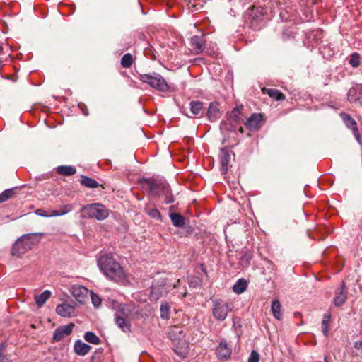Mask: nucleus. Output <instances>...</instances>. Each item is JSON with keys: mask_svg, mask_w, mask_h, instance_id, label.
<instances>
[{"mask_svg": "<svg viewBox=\"0 0 362 362\" xmlns=\"http://www.w3.org/2000/svg\"><path fill=\"white\" fill-rule=\"evenodd\" d=\"M98 266L103 274L112 281H122L125 279L122 267L111 255H100L98 259Z\"/></svg>", "mask_w": 362, "mask_h": 362, "instance_id": "f257e3e1", "label": "nucleus"}, {"mask_svg": "<svg viewBox=\"0 0 362 362\" xmlns=\"http://www.w3.org/2000/svg\"><path fill=\"white\" fill-rule=\"evenodd\" d=\"M81 212L89 218H95L103 221L107 218L110 214L109 210L102 204L93 203L85 205L81 209Z\"/></svg>", "mask_w": 362, "mask_h": 362, "instance_id": "f03ea898", "label": "nucleus"}, {"mask_svg": "<svg viewBox=\"0 0 362 362\" xmlns=\"http://www.w3.org/2000/svg\"><path fill=\"white\" fill-rule=\"evenodd\" d=\"M143 83L148 84L153 88L160 91L167 92L170 87L165 79L159 74H141L139 77Z\"/></svg>", "mask_w": 362, "mask_h": 362, "instance_id": "7ed1b4c3", "label": "nucleus"}, {"mask_svg": "<svg viewBox=\"0 0 362 362\" xmlns=\"http://www.w3.org/2000/svg\"><path fill=\"white\" fill-rule=\"evenodd\" d=\"M212 314L214 318L218 321H223L228 313L232 310L231 305L221 299L212 300Z\"/></svg>", "mask_w": 362, "mask_h": 362, "instance_id": "20e7f679", "label": "nucleus"}, {"mask_svg": "<svg viewBox=\"0 0 362 362\" xmlns=\"http://www.w3.org/2000/svg\"><path fill=\"white\" fill-rule=\"evenodd\" d=\"M148 189L154 195H160L169 192L168 185L164 181H153L144 180Z\"/></svg>", "mask_w": 362, "mask_h": 362, "instance_id": "39448f33", "label": "nucleus"}, {"mask_svg": "<svg viewBox=\"0 0 362 362\" xmlns=\"http://www.w3.org/2000/svg\"><path fill=\"white\" fill-rule=\"evenodd\" d=\"M251 27L256 30L260 28V24L264 21V9L260 7L254 6L249 13Z\"/></svg>", "mask_w": 362, "mask_h": 362, "instance_id": "423d86ee", "label": "nucleus"}, {"mask_svg": "<svg viewBox=\"0 0 362 362\" xmlns=\"http://www.w3.org/2000/svg\"><path fill=\"white\" fill-rule=\"evenodd\" d=\"M233 156H234V154L229 148L223 147L221 149L219 160L222 174H226L227 173L228 164Z\"/></svg>", "mask_w": 362, "mask_h": 362, "instance_id": "0eeeda50", "label": "nucleus"}, {"mask_svg": "<svg viewBox=\"0 0 362 362\" xmlns=\"http://www.w3.org/2000/svg\"><path fill=\"white\" fill-rule=\"evenodd\" d=\"M216 354L219 360H228L232 354V347L226 340H222L216 348Z\"/></svg>", "mask_w": 362, "mask_h": 362, "instance_id": "6e6552de", "label": "nucleus"}, {"mask_svg": "<svg viewBox=\"0 0 362 362\" xmlns=\"http://www.w3.org/2000/svg\"><path fill=\"white\" fill-rule=\"evenodd\" d=\"M71 294L80 303H83L88 299L90 291L85 286L81 285H74L71 289Z\"/></svg>", "mask_w": 362, "mask_h": 362, "instance_id": "1a4fd4ad", "label": "nucleus"}, {"mask_svg": "<svg viewBox=\"0 0 362 362\" xmlns=\"http://www.w3.org/2000/svg\"><path fill=\"white\" fill-rule=\"evenodd\" d=\"M74 327V325L73 323H70L69 325L57 327L53 333V341H60L65 337L70 335L73 331Z\"/></svg>", "mask_w": 362, "mask_h": 362, "instance_id": "9d476101", "label": "nucleus"}, {"mask_svg": "<svg viewBox=\"0 0 362 362\" xmlns=\"http://www.w3.org/2000/svg\"><path fill=\"white\" fill-rule=\"evenodd\" d=\"M168 293V290L166 288L165 283L163 281H158L152 285L150 296L152 299L156 300Z\"/></svg>", "mask_w": 362, "mask_h": 362, "instance_id": "9b49d317", "label": "nucleus"}, {"mask_svg": "<svg viewBox=\"0 0 362 362\" xmlns=\"http://www.w3.org/2000/svg\"><path fill=\"white\" fill-rule=\"evenodd\" d=\"M347 98L349 102L362 106V85L351 88L348 91Z\"/></svg>", "mask_w": 362, "mask_h": 362, "instance_id": "f8f14e48", "label": "nucleus"}, {"mask_svg": "<svg viewBox=\"0 0 362 362\" xmlns=\"http://www.w3.org/2000/svg\"><path fill=\"white\" fill-rule=\"evenodd\" d=\"M190 45L192 47V51L194 54H198L203 52L205 47V40L204 36L193 35L190 38Z\"/></svg>", "mask_w": 362, "mask_h": 362, "instance_id": "ddd939ff", "label": "nucleus"}, {"mask_svg": "<svg viewBox=\"0 0 362 362\" xmlns=\"http://www.w3.org/2000/svg\"><path fill=\"white\" fill-rule=\"evenodd\" d=\"M262 119V115L260 114L253 113L245 122V126L250 131H257L260 127Z\"/></svg>", "mask_w": 362, "mask_h": 362, "instance_id": "4468645a", "label": "nucleus"}, {"mask_svg": "<svg viewBox=\"0 0 362 362\" xmlns=\"http://www.w3.org/2000/svg\"><path fill=\"white\" fill-rule=\"evenodd\" d=\"M43 235V233H33L24 234L22 235L23 240H25V244L28 247V249L30 250L31 247L37 244L40 242V238Z\"/></svg>", "mask_w": 362, "mask_h": 362, "instance_id": "2eb2a0df", "label": "nucleus"}, {"mask_svg": "<svg viewBox=\"0 0 362 362\" xmlns=\"http://www.w3.org/2000/svg\"><path fill=\"white\" fill-rule=\"evenodd\" d=\"M25 240H23V238L20 237L16 243L13 244L12 250H11V254L13 256H18L24 254L27 250H28V247L25 244Z\"/></svg>", "mask_w": 362, "mask_h": 362, "instance_id": "dca6fc26", "label": "nucleus"}, {"mask_svg": "<svg viewBox=\"0 0 362 362\" xmlns=\"http://www.w3.org/2000/svg\"><path fill=\"white\" fill-rule=\"evenodd\" d=\"M74 306L62 303L56 307V313L64 317H70L74 313Z\"/></svg>", "mask_w": 362, "mask_h": 362, "instance_id": "f3484780", "label": "nucleus"}, {"mask_svg": "<svg viewBox=\"0 0 362 362\" xmlns=\"http://www.w3.org/2000/svg\"><path fill=\"white\" fill-rule=\"evenodd\" d=\"M190 112L192 115L189 117H200L203 114V103L197 100H193L189 103Z\"/></svg>", "mask_w": 362, "mask_h": 362, "instance_id": "a211bd4d", "label": "nucleus"}, {"mask_svg": "<svg viewBox=\"0 0 362 362\" xmlns=\"http://www.w3.org/2000/svg\"><path fill=\"white\" fill-rule=\"evenodd\" d=\"M221 116L218 104L216 102L211 103L207 110V117L211 122L216 121Z\"/></svg>", "mask_w": 362, "mask_h": 362, "instance_id": "6ab92c4d", "label": "nucleus"}, {"mask_svg": "<svg viewBox=\"0 0 362 362\" xmlns=\"http://www.w3.org/2000/svg\"><path fill=\"white\" fill-rule=\"evenodd\" d=\"M243 107L242 105L234 107L229 115V119L235 124H240L243 121Z\"/></svg>", "mask_w": 362, "mask_h": 362, "instance_id": "aec40b11", "label": "nucleus"}, {"mask_svg": "<svg viewBox=\"0 0 362 362\" xmlns=\"http://www.w3.org/2000/svg\"><path fill=\"white\" fill-rule=\"evenodd\" d=\"M90 346L83 342L81 340H76L74 345V350L78 356H85L90 350Z\"/></svg>", "mask_w": 362, "mask_h": 362, "instance_id": "412c9836", "label": "nucleus"}, {"mask_svg": "<svg viewBox=\"0 0 362 362\" xmlns=\"http://www.w3.org/2000/svg\"><path fill=\"white\" fill-rule=\"evenodd\" d=\"M345 284L342 282L341 290L337 291L334 298V304L339 307L342 305L346 300V296L344 293Z\"/></svg>", "mask_w": 362, "mask_h": 362, "instance_id": "4be33fe9", "label": "nucleus"}, {"mask_svg": "<svg viewBox=\"0 0 362 362\" xmlns=\"http://www.w3.org/2000/svg\"><path fill=\"white\" fill-rule=\"evenodd\" d=\"M56 172L59 175L70 176L76 173L75 167L71 165H60L56 168Z\"/></svg>", "mask_w": 362, "mask_h": 362, "instance_id": "5701e85b", "label": "nucleus"}, {"mask_svg": "<svg viewBox=\"0 0 362 362\" xmlns=\"http://www.w3.org/2000/svg\"><path fill=\"white\" fill-rule=\"evenodd\" d=\"M115 323L124 332H129L131 330V325L124 317L119 315L115 317Z\"/></svg>", "mask_w": 362, "mask_h": 362, "instance_id": "b1692460", "label": "nucleus"}, {"mask_svg": "<svg viewBox=\"0 0 362 362\" xmlns=\"http://www.w3.org/2000/svg\"><path fill=\"white\" fill-rule=\"evenodd\" d=\"M281 305L278 299H274L272 302L271 310L274 317L277 320H281L282 313L281 311Z\"/></svg>", "mask_w": 362, "mask_h": 362, "instance_id": "393cba45", "label": "nucleus"}, {"mask_svg": "<svg viewBox=\"0 0 362 362\" xmlns=\"http://www.w3.org/2000/svg\"><path fill=\"white\" fill-rule=\"evenodd\" d=\"M264 92H266L268 95L278 101H282L285 100L284 95L279 90L274 88H264Z\"/></svg>", "mask_w": 362, "mask_h": 362, "instance_id": "a878e982", "label": "nucleus"}, {"mask_svg": "<svg viewBox=\"0 0 362 362\" xmlns=\"http://www.w3.org/2000/svg\"><path fill=\"white\" fill-rule=\"evenodd\" d=\"M341 118L343 120L345 125L350 129H356L357 124L356 121L348 114L343 112L340 114Z\"/></svg>", "mask_w": 362, "mask_h": 362, "instance_id": "bb28decb", "label": "nucleus"}, {"mask_svg": "<svg viewBox=\"0 0 362 362\" xmlns=\"http://www.w3.org/2000/svg\"><path fill=\"white\" fill-rule=\"evenodd\" d=\"M170 220L174 226L182 228L185 225V218L183 216L177 213H172L170 215Z\"/></svg>", "mask_w": 362, "mask_h": 362, "instance_id": "cd10ccee", "label": "nucleus"}, {"mask_svg": "<svg viewBox=\"0 0 362 362\" xmlns=\"http://www.w3.org/2000/svg\"><path fill=\"white\" fill-rule=\"evenodd\" d=\"M247 287V283L245 279H240L233 285V290L237 294L243 293Z\"/></svg>", "mask_w": 362, "mask_h": 362, "instance_id": "c85d7f7f", "label": "nucleus"}, {"mask_svg": "<svg viewBox=\"0 0 362 362\" xmlns=\"http://www.w3.org/2000/svg\"><path fill=\"white\" fill-rule=\"evenodd\" d=\"M168 335H169L170 339L173 341H175L176 340H180L184 337L183 331L180 328L177 327H173L170 330Z\"/></svg>", "mask_w": 362, "mask_h": 362, "instance_id": "c756f323", "label": "nucleus"}, {"mask_svg": "<svg viewBox=\"0 0 362 362\" xmlns=\"http://www.w3.org/2000/svg\"><path fill=\"white\" fill-rule=\"evenodd\" d=\"M81 184L88 188H96L99 185L95 180L86 175H81Z\"/></svg>", "mask_w": 362, "mask_h": 362, "instance_id": "7c9ffc66", "label": "nucleus"}, {"mask_svg": "<svg viewBox=\"0 0 362 362\" xmlns=\"http://www.w3.org/2000/svg\"><path fill=\"white\" fill-rule=\"evenodd\" d=\"M84 339L90 344L98 345L101 343L100 339L93 332L88 331L84 334Z\"/></svg>", "mask_w": 362, "mask_h": 362, "instance_id": "2f4dec72", "label": "nucleus"}, {"mask_svg": "<svg viewBox=\"0 0 362 362\" xmlns=\"http://www.w3.org/2000/svg\"><path fill=\"white\" fill-rule=\"evenodd\" d=\"M51 292L48 290L43 291L40 295L35 296V303L38 307H42L45 303L49 299Z\"/></svg>", "mask_w": 362, "mask_h": 362, "instance_id": "473e14b6", "label": "nucleus"}, {"mask_svg": "<svg viewBox=\"0 0 362 362\" xmlns=\"http://www.w3.org/2000/svg\"><path fill=\"white\" fill-rule=\"evenodd\" d=\"M252 258V252L246 250L240 258V264L243 267H247L250 264V261Z\"/></svg>", "mask_w": 362, "mask_h": 362, "instance_id": "72a5a7b5", "label": "nucleus"}, {"mask_svg": "<svg viewBox=\"0 0 362 362\" xmlns=\"http://www.w3.org/2000/svg\"><path fill=\"white\" fill-rule=\"evenodd\" d=\"M73 209L72 204H65L60 206L59 210L52 211V215L54 216H63L69 212L71 211Z\"/></svg>", "mask_w": 362, "mask_h": 362, "instance_id": "f704fd0d", "label": "nucleus"}, {"mask_svg": "<svg viewBox=\"0 0 362 362\" xmlns=\"http://www.w3.org/2000/svg\"><path fill=\"white\" fill-rule=\"evenodd\" d=\"M160 317L162 319L167 320L169 318L170 315V305L168 303H162L160 308Z\"/></svg>", "mask_w": 362, "mask_h": 362, "instance_id": "c9c22d12", "label": "nucleus"}, {"mask_svg": "<svg viewBox=\"0 0 362 362\" xmlns=\"http://www.w3.org/2000/svg\"><path fill=\"white\" fill-rule=\"evenodd\" d=\"M133 63V58L131 54L127 53L123 55L121 59V65L124 68H129Z\"/></svg>", "mask_w": 362, "mask_h": 362, "instance_id": "e433bc0d", "label": "nucleus"}, {"mask_svg": "<svg viewBox=\"0 0 362 362\" xmlns=\"http://www.w3.org/2000/svg\"><path fill=\"white\" fill-rule=\"evenodd\" d=\"M331 316L329 314H325L322 321V329L323 334L327 337L328 335V324L329 322Z\"/></svg>", "mask_w": 362, "mask_h": 362, "instance_id": "4c0bfd02", "label": "nucleus"}, {"mask_svg": "<svg viewBox=\"0 0 362 362\" xmlns=\"http://www.w3.org/2000/svg\"><path fill=\"white\" fill-rule=\"evenodd\" d=\"M145 211L152 218H155L157 220L161 219V214H160V211L156 208L148 209V207H146L145 209Z\"/></svg>", "mask_w": 362, "mask_h": 362, "instance_id": "58836bf2", "label": "nucleus"}, {"mask_svg": "<svg viewBox=\"0 0 362 362\" xmlns=\"http://www.w3.org/2000/svg\"><path fill=\"white\" fill-rule=\"evenodd\" d=\"M13 194V189H6L0 194V203L6 202Z\"/></svg>", "mask_w": 362, "mask_h": 362, "instance_id": "ea45409f", "label": "nucleus"}, {"mask_svg": "<svg viewBox=\"0 0 362 362\" xmlns=\"http://www.w3.org/2000/svg\"><path fill=\"white\" fill-rule=\"evenodd\" d=\"M103 353L102 348L97 349L90 358V362H100L101 356Z\"/></svg>", "mask_w": 362, "mask_h": 362, "instance_id": "a19ab883", "label": "nucleus"}, {"mask_svg": "<svg viewBox=\"0 0 362 362\" xmlns=\"http://www.w3.org/2000/svg\"><path fill=\"white\" fill-rule=\"evenodd\" d=\"M89 295L91 298V301L95 308H98L101 304V298L99 296L95 294L93 291H90Z\"/></svg>", "mask_w": 362, "mask_h": 362, "instance_id": "79ce46f5", "label": "nucleus"}, {"mask_svg": "<svg viewBox=\"0 0 362 362\" xmlns=\"http://www.w3.org/2000/svg\"><path fill=\"white\" fill-rule=\"evenodd\" d=\"M349 64L353 67H358L359 66V60H358V54L354 53L352 54L351 59L349 60Z\"/></svg>", "mask_w": 362, "mask_h": 362, "instance_id": "37998d69", "label": "nucleus"}, {"mask_svg": "<svg viewBox=\"0 0 362 362\" xmlns=\"http://www.w3.org/2000/svg\"><path fill=\"white\" fill-rule=\"evenodd\" d=\"M259 360V354L256 351H252L248 358L247 362H258Z\"/></svg>", "mask_w": 362, "mask_h": 362, "instance_id": "c03bdc74", "label": "nucleus"}, {"mask_svg": "<svg viewBox=\"0 0 362 362\" xmlns=\"http://www.w3.org/2000/svg\"><path fill=\"white\" fill-rule=\"evenodd\" d=\"M233 129V127L231 124H228L226 122H221L220 124V129L221 131H231Z\"/></svg>", "mask_w": 362, "mask_h": 362, "instance_id": "a18cd8bd", "label": "nucleus"}, {"mask_svg": "<svg viewBox=\"0 0 362 362\" xmlns=\"http://www.w3.org/2000/svg\"><path fill=\"white\" fill-rule=\"evenodd\" d=\"M35 214L40 216H42V217H51V216H54L52 215V212L51 214H47L46 212V211L42 209H37L35 211Z\"/></svg>", "mask_w": 362, "mask_h": 362, "instance_id": "49530a36", "label": "nucleus"}, {"mask_svg": "<svg viewBox=\"0 0 362 362\" xmlns=\"http://www.w3.org/2000/svg\"><path fill=\"white\" fill-rule=\"evenodd\" d=\"M4 348V346L3 345L0 346V362H12L9 358L3 354L2 349Z\"/></svg>", "mask_w": 362, "mask_h": 362, "instance_id": "de8ad7c7", "label": "nucleus"}, {"mask_svg": "<svg viewBox=\"0 0 362 362\" xmlns=\"http://www.w3.org/2000/svg\"><path fill=\"white\" fill-rule=\"evenodd\" d=\"M292 33H293V32L291 30H284L283 32V39L285 40H287L289 37H292L293 36Z\"/></svg>", "mask_w": 362, "mask_h": 362, "instance_id": "09e8293b", "label": "nucleus"}, {"mask_svg": "<svg viewBox=\"0 0 362 362\" xmlns=\"http://www.w3.org/2000/svg\"><path fill=\"white\" fill-rule=\"evenodd\" d=\"M164 194L166 196V197H165V202L167 204H170V203H173L174 202V199H173L172 195L168 194V193H165Z\"/></svg>", "mask_w": 362, "mask_h": 362, "instance_id": "8fccbe9b", "label": "nucleus"}, {"mask_svg": "<svg viewBox=\"0 0 362 362\" xmlns=\"http://www.w3.org/2000/svg\"><path fill=\"white\" fill-rule=\"evenodd\" d=\"M352 131H353V133H354V135L356 139L357 140L358 142L360 143L361 138H360L359 132L358 130V127H356V129H353Z\"/></svg>", "mask_w": 362, "mask_h": 362, "instance_id": "3c124183", "label": "nucleus"}, {"mask_svg": "<svg viewBox=\"0 0 362 362\" xmlns=\"http://www.w3.org/2000/svg\"><path fill=\"white\" fill-rule=\"evenodd\" d=\"M354 346L355 349L360 350L362 349V341H356L354 343Z\"/></svg>", "mask_w": 362, "mask_h": 362, "instance_id": "603ef678", "label": "nucleus"}, {"mask_svg": "<svg viewBox=\"0 0 362 362\" xmlns=\"http://www.w3.org/2000/svg\"><path fill=\"white\" fill-rule=\"evenodd\" d=\"M239 131L243 133V128L242 127H240L239 128Z\"/></svg>", "mask_w": 362, "mask_h": 362, "instance_id": "864d4df0", "label": "nucleus"}, {"mask_svg": "<svg viewBox=\"0 0 362 362\" xmlns=\"http://www.w3.org/2000/svg\"><path fill=\"white\" fill-rule=\"evenodd\" d=\"M2 51H3V47H2L1 45L0 44V54L1 53Z\"/></svg>", "mask_w": 362, "mask_h": 362, "instance_id": "5fc2aeb1", "label": "nucleus"}, {"mask_svg": "<svg viewBox=\"0 0 362 362\" xmlns=\"http://www.w3.org/2000/svg\"><path fill=\"white\" fill-rule=\"evenodd\" d=\"M175 352H176L177 354H179L180 356H182L181 353H178L176 349H175Z\"/></svg>", "mask_w": 362, "mask_h": 362, "instance_id": "6e6d98bb", "label": "nucleus"}, {"mask_svg": "<svg viewBox=\"0 0 362 362\" xmlns=\"http://www.w3.org/2000/svg\"><path fill=\"white\" fill-rule=\"evenodd\" d=\"M324 361H325V362H329L326 357L325 358Z\"/></svg>", "mask_w": 362, "mask_h": 362, "instance_id": "4d7b16f0", "label": "nucleus"}]
</instances>
